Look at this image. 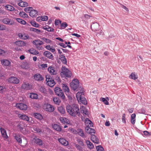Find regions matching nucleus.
Instances as JSON below:
<instances>
[{
	"label": "nucleus",
	"mask_w": 151,
	"mask_h": 151,
	"mask_svg": "<svg viewBox=\"0 0 151 151\" xmlns=\"http://www.w3.org/2000/svg\"><path fill=\"white\" fill-rule=\"evenodd\" d=\"M85 130L87 133L91 134H94L95 132L94 129L88 127H86L85 128Z\"/></svg>",
	"instance_id": "23"
},
{
	"label": "nucleus",
	"mask_w": 151,
	"mask_h": 151,
	"mask_svg": "<svg viewBox=\"0 0 151 151\" xmlns=\"http://www.w3.org/2000/svg\"><path fill=\"white\" fill-rule=\"evenodd\" d=\"M6 29V27L5 26L0 24V30H5Z\"/></svg>",
	"instance_id": "63"
},
{
	"label": "nucleus",
	"mask_w": 151,
	"mask_h": 151,
	"mask_svg": "<svg viewBox=\"0 0 151 151\" xmlns=\"http://www.w3.org/2000/svg\"><path fill=\"white\" fill-rule=\"evenodd\" d=\"M44 55L45 57L49 58L50 59H52L53 58V56L52 53L50 52L46 51L44 53Z\"/></svg>",
	"instance_id": "26"
},
{
	"label": "nucleus",
	"mask_w": 151,
	"mask_h": 151,
	"mask_svg": "<svg viewBox=\"0 0 151 151\" xmlns=\"http://www.w3.org/2000/svg\"><path fill=\"white\" fill-rule=\"evenodd\" d=\"M62 87L63 90L64 91L65 94L68 97H70V90L68 85L65 84H62Z\"/></svg>",
	"instance_id": "7"
},
{
	"label": "nucleus",
	"mask_w": 151,
	"mask_h": 151,
	"mask_svg": "<svg viewBox=\"0 0 151 151\" xmlns=\"http://www.w3.org/2000/svg\"><path fill=\"white\" fill-rule=\"evenodd\" d=\"M33 115L36 118L39 120H41L43 119V117L42 115L39 113H34Z\"/></svg>",
	"instance_id": "32"
},
{
	"label": "nucleus",
	"mask_w": 151,
	"mask_h": 151,
	"mask_svg": "<svg viewBox=\"0 0 151 151\" xmlns=\"http://www.w3.org/2000/svg\"><path fill=\"white\" fill-rule=\"evenodd\" d=\"M19 15L23 18H27L28 17L27 14L23 12H20L19 13Z\"/></svg>",
	"instance_id": "42"
},
{
	"label": "nucleus",
	"mask_w": 151,
	"mask_h": 151,
	"mask_svg": "<svg viewBox=\"0 0 151 151\" xmlns=\"http://www.w3.org/2000/svg\"><path fill=\"white\" fill-rule=\"evenodd\" d=\"M136 117V114H132L131 116V122L132 124L134 125L136 122L135 119Z\"/></svg>",
	"instance_id": "34"
},
{
	"label": "nucleus",
	"mask_w": 151,
	"mask_h": 151,
	"mask_svg": "<svg viewBox=\"0 0 151 151\" xmlns=\"http://www.w3.org/2000/svg\"><path fill=\"white\" fill-rule=\"evenodd\" d=\"M52 128L55 130L58 131H60L62 129L60 125L57 124H54L52 125Z\"/></svg>",
	"instance_id": "31"
},
{
	"label": "nucleus",
	"mask_w": 151,
	"mask_h": 151,
	"mask_svg": "<svg viewBox=\"0 0 151 151\" xmlns=\"http://www.w3.org/2000/svg\"><path fill=\"white\" fill-rule=\"evenodd\" d=\"M16 19L18 22L23 24H26V21L22 19L17 18Z\"/></svg>",
	"instance_id": "47"
},
{
	"label": "nucleus",
	"mask_w": 151,
	"mask_h": 151,
	"mask_svg": "<svg viewBox=\"0 0 151 151\" xmlns=\"http://www.w3.org/2000/svg\"><path fill=\"white\" fill-rule=\"evenodd\" d=\"M33 129L35 131H36L35 132L38 133H40L42 132V131L41 129L36 126H35L34 127Z\"/></svg>",
	"instance_id": "49"
},
{
	"label": "nucleus",
	"mask_w": 151,
	"mask_h": 151,
	"mask_svg": "<svg viewBox=\"0 0 151 151\" xmlns=\"http://www.w3.org/2000/svg\"><path fill=\"white\" fill-rule=\"evenodd\" d=\"M33 31L36 32L37 33H39L40 32V30L38 29L35 28H32L31 29Z\"/></svg>",
	"instance_id": "55"
},
{
	"label": "nucleus",
	"mask_w": 151,
	"mask_h": 151,
	"mask_svg": "<svg viewBox=\"0 0 151 151\" xmlns=\"http://www.w3.org/2000/svg\"><path fill=\"white\" fill-rule=\"evenodd\" d=\"M45 42L48 44H51L52 43V41L51 40L46 38H43L42 39Z\"/></svg>",
	"instance_id": "46"
},
{
	"label": "nucleus",
	"mask_w": 151,
	"mask_h": 151,
	"mask_svg": "<svg viewBox=\"0 0 151 151\" xmlns=\"http://www.w3.org/2000/svg\"><path fill=\"white\" fill-rule=\"evenodd\" d=\"M97 151H104V149L101 146H98L96 147Z\"/></svg>",
	"instance_id": "53"
},
{
	"label": "nucleus",
	"mask_w": 151,
	"mask_h": 151,
	"mask_svg": "<svg viewBox=\"0 0 151 151\" xmlns=\"http://www.w3.org/2000/svg\"><path fill=\"white\" fill-rule=\"evenodd\" d=\"M5 8L7 10L11 11H13L14 9V8L13 6L9 4L6 5V6Z\"/></svg>",
	"instance_id": "37"
},
{
	"label": "nucleus",
	"mask_w": 151,
	"mask_h": 151,
	"mask_svg": "<svg viewBox=\"0 0 151 151\" xmlns=\"http://www.w3.org/2000/svg\"><path fill=\"white\" fill-rule=\"evenodd\" d=\"M129 77L135 80L137 78L136 77V75L134 73H132L130 75Z\"/></svg>",
	"instance_id": "50"
},
{
	"label": "nucleus",
	"mask_w": 151,
	"mask_h": 151,
	"mask_svg": "<svg viewBox=\"0 0 151 151\" xmlns=\"http://www.w3.org/2000/svg\"><path fill=\"white\" fill-rule=\"evenodd\" d=\"M86 143L87 144L88 148L90 149H93V148L94 146L93 144L89 140H86Z\"/></svg>",
	"instance_id": "36"
},
{
	"label": "nucleus",
	"mask_w": 151,
	"mask_h": 151,
	"mask_svg": "<svg viewBox=\"0 0 151 151\" xmlns=\"http://www.w3.org/2000/svg\"><path fill=\"white\" fill-rule=\"evenodd\" d=\"M33 141L35 143L40 146H41L42 145L43 142L42 141L37 137L33 138Z\"/></svg>",
	"instance_id": "19"
},
{
	"label": "nucleus",
	"mask_w": 151,
	"mask_h": 151,
	"mask_svg": "<svg viewBox=\"0 0 151 151\" xmlns=\"http://www.w3.org/2000/svg\"><path fill=\"white\" fill-rule=\"evenodd\" d=\"M78 90L79 91L77 93L76 95L78 100L84 105L86 104L87 103L86 99L84 97V91L83 88L80 87Z\"/></svg>",
	"instance_id": "2"
},
{
	"label": "nucleus",
	"mask_w": 151,
	"mask_h": 151,
	"mask_svg": "<svg viewBox=\"0 0 151 151\" xmlns=\"http://www.w3.org/2000/svg\"><path fill=\"white\" fill-rule=\"evenodd\" d=\"M19 6L22 7H25L28 6V4L26 2L21 1L18 4Z\"/></svg>",
	"instance_id": "35"
},
{
	"label": "nucleus",
	"mask_w": 151,
	"mask_h": 151,
	"mask_svg": "<svg viewBox=\"0 0 151 151\" xmlns=\"http://www.w3.org/2000/svg\"><path fill=\"white\" fill-rule=\"evenodd\" d=\"M1 62L2 64L6 66H9L11 64L10 62L6 60H1Z\"/></svg>",
	"instance_id": "30"
},
{
	"label": "nucleus",
	"mask_w": 151,
	"mask_h": 151,
	"mask_svg": "<svg viewBox=\"0 0 151 151\" xmlns=\"http://www.w3.org/2000/svg\"><path fill=\"white\" fill-rule=\"evenodd\" d=\"M42 21H46L48 19V17L47 16H41Z\"/></svg>",
	"instance_id": "59"
},
{
	"label": "nucleus",
	"mask_w": 151,
	"mask_h": 151,
	"mask_svg": "<svg viewBox=\"0 0 151 151\" xmlns=\"http://www.w3.org/2000/svg\"><path fill=\"white\" fill-rule=\"evenodd\" d=\"M43 109L49 112H52L55 110L54 106L48 104H45L43 106Z\"/></svg>",
	"instance_id": "5"
},
{
	"label": "nucleus",
	"mask_w": 151,
	"mask_h": 151,
	"mask_svg": "<svg viewBox=\"0 0 151 151\" xmlns=\"http://www.w3.org/2000/svg\"><path fill=\"white\" fill-rule=\"evenodd\" d=\"M70 87L74 90L78 88L79 86V83L77 79H74L72 82L70 83Z\"/></svg>",
	"instance_id": "4"
},
{
	"label": "nucleus",
	"mask_w": 151,
	"mask_h": 151,
	"mask_svg": "<svg viewBox=\"0 0 151 151\" xmlns=\"http://www.w3.org/2000/svg\"><path fill=\"white\" fill-rule=\"evenodd\" d=\"M62 73L66 77L69 78L71 76V72L65 67H63L62 68Z\"/></svg>",
	"instance_id": "6"
},
{
	"label": "nucleus",
	"mask_w": 151,
	"mask_h": 151,
	"mask_svg": "<svg viewBox=\"0 0 151 151\" xmlns=\"http://www.w3.org/2000/svg\"><path fill=\"white\" fill-rule=\"evenodd\" d=\"M144 134L146 136H150L151 135V132H149L147 131H145L143 132Z\"/></svg>",
	"instance_id": "57"
},
{
	"label": "nucleus",
	"mask_w": 151,
	"mask_h": 151,
	"mask_svg": "<svg viewBox=\"0 0 151 151\" xmlns=\"http://www.w3.org/2000/svg\"><path fill=\"white\" fill-rule=\"evenodd\" d=\"M22 89L29 90L32 88V86L28 83H23L22 86Z\"/></svg>",
	"instance_id": "15"
},
{
	"label": "nucleus",
	"mask_w": 151,
	"mask_h": 151,
	"mask_svg": "<svg viewBox=\"0 0 151 151\" xmlns=\"http://www.w3.org/2000/svg\"><path fill=\"white\" fill-rule=\"evenodd\" d=\"M5 52L3 50L0 49V55L4 56L5 54Z\"/></svg>",
	"instance_id": "60"
},
{
	"label": "nucleus",
	"mask_w": 151,
	"mask_h": 151,
	"mask_svg": "<svg viewBox=\"0 0 151 151\" xmlns=\"http://www.w3.org/2000/svg\"><path fill=\"white\" fill-rule=\"evenodd\" d=\"M46 81H47V85L50 87H52L54 86L55 84V82L53 79L50 77H47L46 76Z\"/></svg>",
	"instance_id": "9"
},
{
	"label": "nucleus",
	"mask_w": 151,
	"mask_h": 151,
	"mask_svg": "<svg viewBox=\"0 0 151 151\" xmlns=\"http://www.w3.org/2000/svg\"><path fill=\"white\" fill-rule=\"evenodd\" d=\"M60 120L61 123H62L65 124L67 123V119L66 118H63V117H60Z\"/></svg>",
	"instance_id": "48"
},
{
	"label": "nucleus",
	"mask_w": 151,
	"mask_h": 151,
	"mask_svg": "<svg viewBox=\"0 0 151 151\" xmlns=\"http://www.w3.org/2000/svg\"><path fill=\"white\" fill-rule=\"evenodd\" d=\"M16 106L17 108L22 110L25 111L27 108V106L26 104L22 103L16 104Z\"/></svg>",
	"instance_id": "11"
},
{
	"label": "nucleus",
	"mask_w": 151,
	"mask_h": 151,
	"mask_svg": "<svg viewBox=\"0 0 151 151\" xmlns=\"http://www.w3.org/2000/svg\"><path fill=\"white\" fill-rule=\"evenodd\" d=\"M29 15L32 17H36L38 15V12L35 10H31L29 12Z\"/></svg>",
	"instance_id": "25"
},
{
	"label": "nucleus",
	"mask_w": 151,
	"mask_h": 151,
	"mask_svg": "<svg viewBox=\"0 0 151 151\" xmlns=\"http://www.w3.org/2000/svg\"><path fill=\"white\" fill-rule=\"evenodd\" d=\"M15 139L19 143L21 144L22 143V136L19 134H15L14 136Z\"/></svg>",
	"instance_id": "16"
},
{
	"label": "nucleus",
	"mask_w": 151,
	"mask_h": 151,
	"mask_svg": "<svg viewBox=\"0 0 151 151\" xmlns=\"http://www.w3.org/2000/svg\"><path fill=\"white\" fill-rule=\"evenodd\" d=\"M59 59L61 60L63 64H67V59L65 56L63 55H61L59 56Z\"/></svg>",
	"instance_id": "24"
},
{
	"label": "nucleus",
	"mask_w": 151,
	"mask_h": 151,
	"mask_svg": "<svg viewBox=\"0 0 151 151\" xmlns=\"http://www.w3.org/2000/svg\"><path fill=\"white\" fill-rule=\"evenodd\" d=\"M29 52L32 54L34 55H37L39 54L38 52L33 49H31L29 50Z\"/></svg>",
	"instance_id": "40"
},
{
	"label": "nucleus",
	"mask_w": 151,
	"mask_h": 151,
	"mask_svg": "<svg viewBox=\"0 0 151 151\" xmlns=\"http://www.w3.org/2000/svg\"><path fill=\"white\" fill-rule=\"evenodd\" d=\"M61 23V22L60 20H55V25H58L59 24Z\"/></svg>",
	"instance_id": "64"
},
{
	"label": "nucleus",
	"mask_w": 151,
	"mask_h": 151,
	"mask_svg": "<svg viewBox=\"0 0 151 151\" xmlns=\"http://www.w3.org/2000/svg\"><path fill=\"white\" fill-rule=\"evenodd\" d=\"M85 123L86 127H92L93 125V123L88 118H86Z\"/></svg>",
	"instance_id": "22"
},
{
	"label": "nucleus",
	"mask_w": 151,
	"mask_h": 151,
	"mask_svg": "<svg viewBox=\"0 0 151 151\" xmlns=\"http://www.w3.org/2000/svg\"><path fill=\"white\" fill-rule=\"evenodd\" d=\"M125 116H126V115H125V114H123L122 116V122L123 123H126Z\"/></svg>",
	"instance_id": "56"
},
{
	"label": "nucleus",
	"mask_w": 151,
	"mask_h": 151,
	"mask_svg": "<svg viewBox=\"0 0 151 151\" xmlns=\"http://www.w3.org/2000/svg\"><path fill=\"white\" fill-rule=\"evenodd\" d=\"M55 92L57 95L60 97L62 99H64L65 96L61 89L58 87H56L54 89Z\"/></svg>",
	"instance_id": "3"
},
{
	"label": "nucleus",
	"mask_w": 151,
	"mask_h": 151,
	"mask_svg": "<svg viewBox=\"0 0 151 151\" xmlns=\"http://www.w3.org/2000/svg\"><path fill=\"white\" fill-rule=\"evenodd\" d=\"M68 24L66 22H63L61 23V25L59 29H65L68 26Z\"/></svg>",
	"instance_id": "41"
},
{
	"label": "nucleus",
	"mask_w": 151,
	"mask_h": 151,
	"mask_svg": "<svg viewBox=\"0 0 151 151\" xmlns=\"http://www.w3.org/2000/svg\"><path fill=\"white\" fill-rule=\"evenodd\" d=\"M43 29L47 31L48 32H53L54 30L51 27H49L48 26H46L43 27Z\"/></svg>",
	"instance_id": "43"
},
{
	"label": "nucleus",
	"mask_w": 151,
	"mask_h": 151,
	"mask_svg": "<svg viewBox=\"0 0 151 151\" xmlns=\"http://www.w3.org/2000/svg\"><path fill=\"white\" fill-rule=\"evenodd\" d=\"M16 45L19 47H22L25 46L26 45L25 42L22 40H19L15 42Z\"/></svg>",
	"instance_id": "20"
},
{
	"label": "nucleus",
	"mask_w": 151,
	"mask_h": 151,
	"mask_svg": "<svg viewBox=\"0 0 151 151\" xmlns=\"http://www.w3.org/2000/svg\"><path fill=\"white\" fill-rule=\"evenodd\" d=\"M33 43L34 45H35V46L42 45L44 44L42 41L40 40H34L33 41Z\"/></svg>",
	"instance_id": "29"
},
{
	"label": "nucleus",
	"mask_w": 151,
	"mask_h": 151,
	"mask_svg": "<svg viewBox=\"0 0 151 151\" xmlns=\"http://www.w3.org/2000/svg\"><path fill=\"white\" fill-rule=\"evenodd\" d=\"M53 101L55 104L57 105H59L60 103V101L59 99L57 97H55L53 99Z\"/></svg>",
	"instance_id": "39"
},
{
	"label": "nucleus",
	"mask_w": 151,
	"mask_h": 151,
	"mask_svg": "<svg viewBox=\"0 0 151 151\" xmlns=\"http://www.w3.org/2000/svg\"><path fill=\"white\" fill-rule=\"evenodd\" d=\"M78 130V133L79 135L81 137H83L84 136V133L83 130L81 129H79Z\"/></svg>",
	"instance_id": "54"
},
{
	"label": "nucleus",
	"mask_w": 151,
	"mask_h": 151,
	"mask_svg": "<svg viewBox=\"0 0 151 151\" xmlns=\"http://www.w3.org/2000/svg\"><path fill=\"white\" fill-rule=\"evenodd\" d=\"M19 37L23 40H27L29 38V36L28 35L24 33H19L18 34Z\"/></svg>",
	"instance_id": "21"
},
{
	"label": "nucleus",
	"mask_w": 151,
	"mask_h": 151,
	"mask_svg": "<svg viewBox=\"0 0 151 151\" xmlns=\"http://www.w3.org/2000/svg\"><path fill=\"white\" fill-rule=\"evenodd\" d=\"M91 139L93 142L97 144L98 143L99 139L97 138V137L94 134H92L91 136Z\"/></svg>",
	"instance_id": "27"
},
{
	"label": "nucleus",
	"mask_w": 151,
	"mask_h": 151,
	"mask_svg": "<svg viewBox=\"0 0 151 151\" xmlns=\"http://www.w3.org/2000/svg\"><path fill=\"white\" fill-rule=\"evenodd\" d=\"M77 141L78 145L82 146H84V144L83 141L80 139L78 140Z\"/></svg>",
	"instance_id": "61"
},
{
	"label": "nucleus",
	"mask_w": 151,
	"mask_h": 151,
	"mask_svg": "<svg viewBox=\"0 0 151 151\" xmlns=\"http://www.w3.org/2000/svg\"><path fill=\"white\" fill-rule=\"evenodd\" d=\"M58 140L61 144L65 146H67L68 145V142L63 138L59 139Z\"/></svg>",
	"instance_id": "28"
},
{
	"label": "nucleus",
	"mask_w": 151,
	"mask_h": 151,
	"mask_svg": "<svg viewBox=\"0 0 151 151\" xmlns=\"http://www.w3.org/2000/svg\"><path fill=\"white\" fill-rule=\"evenodd\" d=\"M2 21L4 24H6L12 25L14 24V22L13 20L10 19L7 17L2 19Z\"/></svg>",
	"instance_id": "8"
},
{
	"label": "nucleus",
	"mask_w": 151,
	"mask_h": 151,
	"mask_svg": "<svg viewBox=\"0 0 151 151\" xmlns=\"http://www.w3.org/2000/svg\"><path fill=\"white\" fill-rule=\"evenodd\" d=\"M32 7H27L26 8H25L24 9V11L26 12H29V11H31V10H32Z\"/></svg>",
	"instance_id": "58"
},
{
	"label": "nucleus",
	"mask_w": 151,
	"mask_h": 151,
	"mask_svg": "<svg viewBox=\"0 0 151 151\" xmlns=\"http://www.w3.org/2000/svg\"><path fill=\"white\" fill-rule=\"evenodd\" d=\"M8 82L11 83L18 84L19 82V80L16 77H11L8 80Z\"/></svg>",
	"instance_id": "12"
},
{
	"label": "nucleus",
	"mask_w": 151,
	"mask_h": 151,
	"mask_svg": "<svg viewBox=\"0 0 151 151\" xmlns=\"http://www.w3.org/2000/svg\"><path fill=\"white\" fill-rule=\"evenodd\" d=\"M40 91L42 93H46L47 92L46 89L44 87L41 86L39 88Z\"/></svg>",
	"instance_id": "45"
},
{
	"label": "nucleus",
	"mask_w": 151,
	"mask_h": 151,
	"mask_svg": "<svg viewBox=\"0 0 151 151\" xmlns=\"http://www.w3.org/2000/svg\"><path fill=\"white\" fill-rule=\"evenodd\" d=\"M6 88L4 86H0V92L3 93L6 91Z\"/></svg>",
	"instance_id": "62"
},
{
	"label": "nucleus",
	"mask_w": 151,
	"mask_h": 151,
	"mask_svg": "<svg viewBox=\"0 0 151 151\" xmlns=\"http://www.w3.org/2000/svg\"><path fill=\"white\" fill-rule=\"evenodd\" d=\"M99 25L96 22L93 23L91 26V28L93 31L96 32L99 30Z\"/></svg>",
	"instance_id": "13"
},
{
	"label": "nucleus",
	"mask_w": 151,
	"mask_h": 151,
	"mask_svg": "<svg viewBox=\"0 0 151 151\" xmlns=\"http://www.w3.org/2000/svg\"><path fill=\"white\" fill-rule=\"evenodd\" d=\"M18 116L20 119L26 121H28L29 118L25 114H18Z\"/></svg>",
	"instance_id": "17"
},
{
	"label": "nucleus",
	"mask_w": 151,
	"mask_h": 151,
	"mask_svg": "<svg viewBox=\"0 0 151 151\" xmlns=\"http://www.w3.org/2000/svg\"><path fill=\"white\" fill-rule=\"evenodd\" d=\"M30 97L31 99H37L38 98V95L36 93H30Z\"/></svg>",
	"instance_id": "44"
},
{
	"label": "nucleus",
	"mask_w": 151,
	"mask_h": 151,
	"mask_svg": "<svg viewBox=\"0 0 151 151\" xmlns=\"http://www.w3.org/2000/svg\"><path fill=\"white\" fill-rule=\"evenodd\" d=\"M33 79L35 81L38 82H40L44 80L43 77L39 73H37L35 74L33 76Z\"/></svg>",
	"instance_id": "10"
},
{
	"label": "nucleus",
	"mask_w": 151,
	"mask_h": 151,
	"mask_svg": "<svg viewBox=\"0 0 151 151\" xmlns=\"http://www.w3.org/2000/svg\"><path fill=\"white\" fill-rule=\"evenodd\" d=\"M66 110L67 112L71 116L74 117L80 116V113L77 105H68L67 106Z\"/></svg>",
	"instance_id": "1"
},
{
	"label": "nucleus",
	"mask_w": 151,
	"mask_h": 151,
	"mask_svg": "<svg viewBox=\"0 0 151 151\" xmlns=\"http://www.w3.org/2000/svg\"><path fill=\"white\" fill-rule=\"evenodd\" d=\"M48 70L51 75H55L57 73V71L56 69L53 66L49 67L48 68Z\"/></svg>",
	"instance_id": "14"
},
{
	"label": "nucleus",
	"mask_w": 151,
	"mask_h": 151,
	"mask_svg": "<svg viewBox=\"0 0 151 151\" xmlns=\"http://www.w3.org/2000/svg\"><path fill=\"white\" fill-rule=\"evenodd\" d=\"M58 110L60 113L62 114H64L65 113V110L63 106H61L58 107Z\"/></svg>",
	"instance_id": "38"
},
{
	"label": "nucleus",
	"mask_w": 151,
	"mask_h": 151,
	"mask_svg": "<svg viewBox=\"0 0 151 151\" xmlns=\"http://www.w3.org/2000/svg\"><path fill=\"white\" fill-rule=\"evenodd\" d=\"M82 146L78 144H76L75 145V147L77 149L80 151H82L83 150V148Z\"/></svg>",
	"instance_id": "52"
},
{
	"label": "nucleus",
	"mask_w": 151,
	"mask_h": 151,
	"mask_svg": "<svg viewBox=\"0 0 151 151\" xmlns=\"http://www.w3.org/2000/svg\"><path fill=\"white\" fill-rule=\"evenodd\" d=\"M0 130L2 136L4 139H7L8 138V136L7 134L6 130L2 128H1Z\"/></svg>",
	"instance_id": "18"
},
{
	"label": "nucleus",
	"mask_w": 151,
	"mask_h": 151,
	"mask_svg": "<svg viewBox=\"0 0 151 151\" xmlns=\"http://www.w3.org/2000/svg\"><path fill=\"white\" fill-rule=\"evenodd\" d=\"M80 110L81 113L86 115H88V111L84 106H82V108H81Z\"/></svg>",
	"instance_id": "33"
},
{
	"label": "nucleus",
	"mask_w": 151,
	"mask_h": 151,
	"mask_svg": "<svg viewBox=\"0 0 151 151\" xmlns=\"http://www.w3.org/2000/svg\"><path fill=\"white\" fill-rule=\"evenodd\" d=\"M30 23L32 26L35 27H38L39 26V24L37 23L35 21H32L30 22Z\"/></svg>",
	"instance_id": "51"
}]
</instances>
